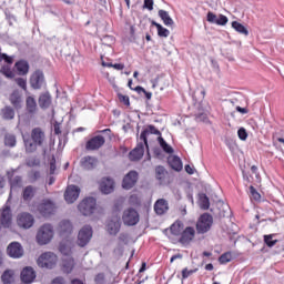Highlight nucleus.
I'll list each match as a JSON object with an SVG mask.
<instances>
[{"mask_svg": "<svg viewBox=\"0 0 284 284\" xmlns=\"http://www.w3.org/2000/svg\"><path fill=\"white\" fill-rule=\"evenodd\" d=\"M150 134H155L156 136L161 135V131L156 129L155 125L146 126L140 134V142L134 150L129 153L130 161H141L143 154H145V148L148 149V136Z\"/></svg>", "mask_w": 284, "mask_h": 284, "instance_id": "f257e3e1", "label": "nucleus"}, {"mask_svg": "<svg viewBox=\"0 0 284 284\" xmlns=\"http://www.w3.org/2000/svg\"><path fill=\"white\" fill-rule=\"evenodd\" d=\"M45 143V132L41 128H34L31 131V140H24L27 152H37V148H41Z\"/></svg>", "mask_w": 284, "mask_h": 284, "instance_id": "f03ea898", "label": "nucleus"}, {"mask_svg": "<svg viewBox=\"0 0 284 284\" xmlns=\"http://www.w3.org/2000/svg\"><path fill=\"white\" fill-rule=\"evenodd\" d=\"M214 225V217L210 213H203L196 222L197 234H207Z\"/></svg>", "mask_w": 284, "mask_h": 284, "instance_id": "7ed1b4c3", "label": "nucleus"}, {"mask_svg": "<svg viewBox=\"0 0 284 284\" xmlns=\"http://www.w3.org/2000/svg\"><path fill=\"white\" fill-rule=\"evenodd\" d=\"M54 236V229L50 224L42 225L37 233L39 245H48Z\"/></svg>", "mask_w": 284, "mask_h": 284, "instance_id": "20e7f679", "label": "nucleus"}, {"mask_svg": "<svg viewBox=\"0 0 284 284\" xmlns=\"http://www.w3.org/2000/svg\"><path fill=\"white\" fill-rule=\"evenodd\" d=\"M78 210L81 214H83V216H92L97 210V199L85 197L78 205Z\"/></svg>", "mask_w": 284, "mask_h": 284, "instance_id": "39448f33", "label": "nucleus"}, {"mask_svg": "<svg viewBox=\"0 0 284 284\" xmlns=\"http://www.w3.org/2000/svg\"><path fill=\"white\" fill-rule=\"evenodd\" d=\"M122 221L128 227H134V225H136L139 221H141L139 211L132 207L124 210L122 214Z\"/></svg>", "mask_w": 284, "mask_h": 284, "instance_id": "423d86ee", "label": "nucleus"}, {"mask_svg": "<svg viewBox=\"0 0 284 284\" xmlns=\"http://www.w3.org/2000/svg\"><path fill=\"white\" fill-rule=\"evenodd\" d=\"M57 254L52 252L42 253L38 258L39 267H45L47 270H52L57 265Z\"/></svg>", "mask_w": 284, "mask_h": 284, "instance_id": "0eeeda50", "label": "nucleus"}, {"mask_svg": "<svg viewBox=\"0 0 284 284\" xmlns=\"http://www.w3.org/2000/svg\"><path fill=\"white\" fill-rule=\"evenodd\" d=\"M37 210L41 216H52V214L57 212V204H54L51 200H43L41 204H38Z\"/></svg>", "mask_w": 284, "mask_h": 284, "instance_id": "6e6552de", "label": "nucleus"}, {"mask_svg": "<svg viewBox=\"0 0 284 284\" xmlns=\"http://www.w3.org/2000/svg\"><path fill=\"white\" fill-rule=\"evenodd\" d=\"M92 226L84 225L78 233V245L80 247H85L90 241H92Z\"/></svg>", "mask_w": 284, "mask_h": 284, "instance_id": "1a4fd4ad", "label": "nucleus"}, {"mask_svg": "<svg viewBox=\"0 0 284 284\" xmlns=\"http://www.w3.org/2000/svg\"><path fill=\"white\" fill-rule=\"evenodd\" d=\"M106 232L111 236H116L121 232V217L119 214H114L106 221Z\"/></svg>", "mask_w": 284, "mask_h": 284, "instance_id": "9d476101", "label": "nucleus"}, {"mask_svg": "<svg viewBox=\"0 0 284 284\" xmlns=\"http://www.w3.org/2000/svg\"><path fill=\"white\" fill-rule=\"evenodd\" d=\"M30 85L33 90H41V88H45V77L42 71H36L32 73L30 78Z\"/></svg>", "mask_w": 284, "mask_h": 284, "instance_id": "9b49d317", "label": "nucleus"}, {"mask_svg": "<svg viewBox=\"0 0 284 284\" xmlns=\"http://www.w3.org/2000/svg\"><path fill=\"white\" fill-rule=\"evenodd\" d=\"M23 245L19 242H11L7 246V254L10 258H21L23 256Z\"/></svg>", "mask_w": 284, "mask_h": 284, "instance_id": "f8f14e48", "label": "nucleus"}, {"mask_svg": "<svg viewBox=\"0 0 284 284\" xmlns=\"http://www.w3.org/2000/svg\"><path fill=\"white\" fill-rule=\"evenodd\" d=\"M18 225L23 230H30L34 225V217L30 213H21L18 215Z\"/></svg>", "mask_w": 284, "mask_h": 284, "instance_id": "ddd939ff", "label": "nucleus"}, {"mask_svg": "<svg viewBox=\"0 0 284 284\" xmlns=\"http://www.w3.org/2000/svg\"><path fill=\"white\" fill-rule=\"evenodd\" d=\"M79 194H81V189L77 185H69L64 192V201L67 203H74L77 199H79Z\"/></svg>", "mask_w": 284, "mask_h": 284, "instance_id": "4468645a", "label": "nucleus"}, {"mask_svg": "<svg viewBox=\"0 0 284 284\" xmlns=\"http://www.w3.org/2000/svg\"><path fill=\"white\" fill-rule=\"evenodd\" d=\"M139 181V173L136 171H130L123 179L122 187L124 190H132L133 185H136Z\"/></svg>", "mask_w": 284, "mask_h": 284, "instance_id": "2eb2a0df", "label": "nucleus"}, {"mask_svg": "<svg viewBox=\"0 0 284 284\" xmlns=\"http://www.w3.org/2000/svg\"><path fill=\"white\" fill-rule=\"evenodd\" d=\"M2 227H10L12 225V211L10 206H4L0 215V230Z\"/></svg>", "mask_w": 284, "mask_h": 284, "instance_id": "dca6fc26", "label": "nucleus"}, {"mask_svg": "<svg viewBox=\"0 0 284 284\" xmlns=\"http://www.w3.org/2000/svg\"><path fill=\"white\" fill-rule=\"evenodd\" d=\"M20 278L24 284L34 283V278H37V272H34V268L31 266H27L21 271Z\"/></svg>", "mask_w": 284, "mask_h": 284, "instance_id": "f3484780", "label": "nucleus"}, {"mask_svg": "<svg viewBox=\"0 0 284 284\" xmlns=\"http://www.w3.org/2000/svg\"><path fill=\"white\" fill-rule=\"evenodd\" d=\"M195 235L196 231L194 230V227L187 226L181 233L180 243H182V245H189V243H192V241H194Z\"/></svg>", "mask_w": 284, "mask_h": 284, "instance_id": "a211bd4d", "label": "nucleus"}, {"mask_svg": "<svg viewBox=\"0 0 284 284\" xmlns=\"http://www.w3.org/2000/svg\"><path fill=\"white\" fill-rule=\"evenodd\" d=\"M168 210H170V204L168 203V200L165 199L156 200V202L154 203V212L155 214H158V216H163V214H165Z\"/></svg>", "mask_w": 284, "mask_h": 284, "instance_id": "6ab92c4d", "label": "nucleus"}, {"mask_svg": "<svg viewBox=\"0 0 284 284\" xmlns=\"http://www.w3.org/2000/svg\"><path fill=\"white\" fill-rule=\"evenodd\" d=\"M100 190L102 194H112V192H114V180L110 178H103L100 183Z\"/></svg>", "mask_w": 284, "mask_h": 284, "instance_id": "aec40b11", "label": "nucleus"}, {"mask_svg": "<svg viewBox=\"0 0 284 284\" xmlns=\"http://www.w3.org/2000/svg\"><path fill=\"white\" fill-rule=\"evenodd\" d=\"M105 144V138L103 135H97L88 141L87 150H99L102 145Z\"/></svg>", "mask_w": 284, "mask_h": 284, "instance_id": "412c9836", "label": "nucleus"}, {"mask_svg": "<svg viewBox=\"0 0 284 284\" xmlns=\"http://www.w3.org/2000/svg\"><path fill=\"white\" fill-rule=\"evenodd\" d=\"M72 222L63 220L59 223L58 232L61 236H67V234H72Z\"/></svg>", "mask_w": 284, "mask_h": 284, "instance_id": "4be33fe9", "label": "nucleus"}, {"mask_svg": "<svg viewBox=\"0 0 284 284\" xmlns=\"http://www.w3.org/2000/svg\"><path fill=\"white\" fill-rule=\"evenodd\" d=\"M155 179L160 181L161 185H164V183L168 182V171L165 170L164 166L158 165L155 168Z\"/></svg>", "mask_w": 284, "mask_h": 284, "instance_id": "5701e85b", "label": "nucleus"}, {"mask_svg": "<svg viewBox=\"0 0 284 284\" xmlns=\"http://www.w3.org/2000/svg\"><path fill=\"white\" fill-rule=\"evenodd\" d=\"M168 162L170 168H172V170H175V172H181V170H183V162L181 161V158L176 155H171L169 156Z\"/></svg>", "mask_w": 284, "mask_h": 284, "instance_id": "b1692460", "label": "nucleus"}, {"mask_svg": "<svg viewBox=\"0 0 284 284\" xmlns=\"http://www.w3.org/2000/svg\"><path fill=\"white\" fill-rule=\"evenodd\" d=\"M98 160L94 156H84L81 160V165L84 170H94L97 168Z\"/></svg>", "mask_w": 284, "mask_h": 284, "instance_id": "393cba45", "label": "nucleus"}, {"mask_svg": "<svg viewBox=\"0 0 284 284\" xmlns=\"http://www.w3.org/2000/svg\"><path fill=\"white\" fill-rule=\"evenodd\" d=\"M39 105L42 110H48L52 105V97L49 92L42 93L39 97Z\"/></svg>", "mask_w": 284, "mask_h": 284, "instance_id": "a878e982", "label": "nucleus"}, {"mask_svg": "<svg viewBox=\"0 0 284 284\" xmlns=\"http://www.w3.org/2000/svg\"><path fill=\"white\" fill-rule=\"evenodd\" d=\"M158 14L163 21L164 26H166L168 28H172V26H174V20L172 19V17H170V13L168 11L161 9L158 11Z\"/></svg>", "mask_w": 284, "mask_h": 284, "instance_id": "bb28decb", "label": "nucleus"}, {"mask_svg": "<svg viewBox=\"0 0 284 284\" xmlns=\"http://www.w3.org/2000/svg\"><path fill=\"white\" fill-rule=\"evenodd\" d=\"M0 116L4 121H12V119H14V109H12V106H4L0 111Z\"/></svg>", "mask_w": 284, "mask_h": 284, "instance_id": "cd10ccee", "label": "nucleus"}, {"mask_svg": "<svg viewBox=\"0 0 284 284\" xmlns=\"http://www.w3.org/2000/svg\"><path fill=\"white\" fill-rule=\"evenodd\" d=\"M63 272L70 274L74 270V258L73 257H63L62 260Z\"/></svg>", "mask_w": 284, "mask_h": 284, "instance_id": "c85d7f7f", "label": "nucleus"}, {"mask_svg": "<svg viewBox=\"0 0 284 284\" xmlns=\"http://www.w3.org/2000/svg\"><path fill=\"white\" fill-rule=\"evenodd\" d=\"M16 68H17L18 74H20V77H23L28 74L30 70V64H28V61L21 60L16 63Z\"/></svg>", "mask_w": 284, "mask_h": 284, "instance_id": "c756f323", "label": "nucleus"}, {"mask_svg": "<svg viewBox=\"0 0 284 284\" xmlns=\"http://www.w3.org/2000/svg\"><path fill=\"white\" fill-rule=\"evenodd\" d=\"M4 145L7 148H14L17 145V135L12 133L4 134Z\"/></svg>", "mask_w": 284, "mask_h": 284, "instance_id": "7c9ffc66", "label": "nucleus"}, {"mask_svg": "<svg viewBox=\"0 0 284 284\" xmlns=\"http://www.w3.org/2000/svg\"><path fill=\"white\" fill-rule=\"evenodd\" d=\"M232 29L239 32L240 34H244V37H247V34H250L247 28H245V26L241 24L239 21L232 22Z\"/></svg>", "mask_w": 284, "mask_h": 284, "instance_id": "2f4dec72", "label": "nucleus"}, {"mask_svg": "<svg viewBox=\"0 0 284 284\" xmlns=\"http://www.w3.org/2000/svg\"><path fill=\"white\" fill-rule=\"evenodd\" d=\"M182 232H183V222L176 221L175 223H173V224L171 225V233H172L174 236L181 235Z\"/></svg>", "mask_w": 284, "mask_h": 284, "instance_id": "473e14b6", "label": "nucleus"}, {"mask_svg": "<svg viewBox=\"0 0 284 284\" xmlns=\"http://www.w3.org/2000/svg\"><path fill=\"white\" fill-rule=\"evenodd\" d=\"M1 281L3 284H10L14 281V272L7 270L3 272L1 276Z\"/></svg>", "mask_w": 284, "mask_h": 284, "instance_id": "72a5a7b5", "label": "nucleus"}, {"mask_svg": "<svg viewBox=\"0 0 284 284\" xmlns=\"http://www.w3.org/2000/svg\"><path fill=\"white\" fill-rule=\"evenodd\" d=\"M152 26L156 27L159 37H164V38L170 37V30L161 26L159 22L152 21Z\"/></svg>", "mask_w": 284, "mask_h": 284, "instance_id": "f704fd0d", "label": "nucleus"}, {"mask_svg": "<svg viewBox=\"0 0 284 284\" xmlns=\"http://www.w3.org/2000/svg\"><path fill=\"white\" fill-rule=\"evenodd\" d=\"M199 203L201 210H210V197L205 193L200 194Z\"/></svg>", "mask_w": 284, "mask_h": 284, "instance_id": "c9c22d12", "label": "nucleus"}, {"mask_svg": "<svg viewBox=\"0 0 284 284\" xmlns=\"http://www.w3.org/2000/svg\"><path fill=\"white\" fill-rule=\"evenodd\" d=\"M27 110L30 114H34L37 112V100L33 97L27 98Z\"/></svg>", "mask_w": 284, "mask_h": 284, "instance_id": "e433bc0d", "label": "nucleus"}, {"mask_svg": "<svg viewBox=\"0 0 284 284\" xmlns=\"http://www.w3.org/2000/svg\"><path fill=\"white\" fill-rule=\"evenodd\" d=\"M10 65H12V63H7L6 65H3L0 70V72L7 77V79H14V71H12V69L10 68Z\"/></svg>", "mask_w": 284, "mask_h": 284, "instance_id": "4c0bfd02", "label": "nucleus"}, {"mask_svg": "<svg viewBox=\"0 0 284 284\" xmlns=\"http://www.w3.org/2000/svg\"><path fill=\"white\" fill-rule=\"evenodd\" d=\"M158 141H159V143H160V146L162 148V150H163L164 152H166V154H173V153H174V149H172V148L170 146V144H168V142H165V141L163 140V138H161V134L159 135Z\"/></svg>", "mask_w": 284, "mask_h": 284, "instance_id": "58836bf2", "label": "nucleus"}, {"mask_svg": "<svg viewBox=\"0 0 284 284\" xmlns=\"http://www.w3.org/2000/svg\"><path fill=\"white\" fill-rule=\"evenodd\" d=\"M10 103H12L14 108H19V103H21V94L19 93V91H13L11 93Z\"/></svg>", "mask_w": 284, "mask_h": 284, "instance_id": "ea45409f", "label": "nucleus"}, {"mask_svg": "<svg viewBox=\"0 0 284 284\" xmlns=\"http://www.w3.org/2000/svg\"><path fill=\"white\" fill-rule=\"evenodd\" d=\"M59 250H60L61 254H63V256H65V258L70 257V254H72V248L63 242L60 244Z\"/></svg>", "mask_w": 284, "mask_h": 284, "instance_id": "a19ab883", "label": "nucleus"}, {"mask_svg": "<svg viewBox=\"0 0 284 284\" xmlns=\"http://www.w3.org/2000/svg\"><path fill=\"white\" fill-rule=\"evenodd\" d=\"M264 243L267 245V247H274V245L278 243V240H274V234L264 235Z\"/></svg>", "mask_w": 284, "mask_h": 284, "instance_id": "79ce46f5", "label": "nucleus"}, {"mask_svg": "<svg viewBox=\"0 0 284 284\" xmlns=\"http://www.w3.org/2000/svg\"><path fill=\"white\" fill-rule=\"evenodd\" d=\"M11 192H14L17 187H21V176L17 175L13 179H10Z\"/></svg>", "mask_w": 284, "mask_h": 284, "instance_id": "37998d69", "label": "nucleus"}, {"mask_svg": "<svg viewBox=\"0 0 284 284\" xmlns=\"http://www.w3.org/2000/svg\"><path fill=\"white\" fill-rule=\"evenodd\" d=\"M34 196V187L32 186H27L23 191V199L24 201H30Z\"/></svg>", "mask_w": 284, "mask_h": 284, "instance_id": "c03bdc74", "label": "nucleus"}, {"mask_svg": "<svg viewBox=\"0 0 284 284\" xmlns=\"http://www.w3.org/2000/svg\"><path fill=\"white\" fill-rule=\"evenodd\" d=\"M221 265H225L232 261V252L223 253L219 258Z\"/></svg>", "mask_w": 284, "mask_h": 284, "instance_id": "a18cd8bd", "label": "nucleus"}, {"mask_svg": "<svg viewBox=\"0 0 284 284\" xmlns=\"http://www.w3.org/2000/svg\"><path fill=\"white\" fill-rule=\"evenodd\" d=\"M250 194L253 201H261V193L254 186H250Z\"/></svg>", "mask_w": 284, "mask_h": 284, "instance_id": "49530a36", "label": "nucleus"}, {"mask_svg": "<svg viewBox=\"0 0 284 284\" xmlns=\"http://www.w3.org/2000/svg\"><path fill=\"white\" fill-rule=\"evenodd\" d=\"M16 83L17 85H19V88H22V90H28V82L26 81V79L17 78Z\"/></svg>", "mask_w": 284, "mask_h": 284, "instance_id": "de8ad7c7", "label": "nucleus"}, {"mask_svg": "<svg viewBox=\"0 0 284 284\" xmlns=\"http://www.w3.org/2000/svg\"><path fill=\"white\" fill-rule=\"evenodd\" d=\"M206 21H209V23H215L216 21H219V16L214 14V12H209L206 16Z\"/></svg>", "mask_w": 284, "mask_h": 284, "instance_id": "09e8293b", "label": "nucleus"}, {"mask_svg": "<svg viewBox=\"0 0 284 284\" xmlns=\"http://www.w3.org/2000/svg\"><path fill=\"white\" fill-rule=\"evenodd\" d=\"M237 136L241 139V141L247 140V131L244 128L239 129Z\"/></svg>", "mask_w": 284, "mask_h": 284, "instance_id": "8fccbe9b", "label": "nucleus"}, {"mask_svg": "<svg viewBox=\"0 0 284 284\" xmlns=\"http://www.w3.org/2000/svg\"><path fill=\"white\" fill-rule=\"evenodd\" d=\"M227 21L229 19L225 16L220 14L217 16L216 26H227Z\"/></svg>", "mask_w": 284, "mask_h": 284, "instance_id": "3c124183", "label": "nucleus"}, {"mask_svg": "<svg viewBox=\"0 0 284 284\" xmlns=\"http://www.w3.org/2000/svg\"><path fill=\"white\" fill-rule=\"evenodd\" d=\"M143 8L149 11L154 10V0H144Z\"/></svg>", "mask_w": 284, "mask_h": 284, "instance_id": "603ef678", "label": "nucleus"}, {"mask_svg": "<svg viewBox=\"0 0 284 284\" xmlns=\"http://www.w3.org/2000/svg\"><path fill=\"white\" fill-rule=\"evenodd\" d=\"M194 272H196V270H187V268L182 270V278L183 280L190 278V276H192Z\"/></svg>", "mask_w": 284, "mask_h": 284, "instance_id": "864d4df0", "label": "nucleus"}, {"mask_svg": "<svg viewBox=\"0 0 284 284\" xmlns=\"http://www.w3.org/2000/svg\"><path fill=\"white\" fill-rule=\"evenodd\" d=\"M95 283L97 284H105V275L103 273H99L95 276Z\"/></svg>", "mask_w": 284, "mask_h": 284, "instance_id": "5fc2aeb1", "label": "nucleus"}, {"mask_svg": "<svg viewBox=\"0 0 284 284\" xmlns=\"http://www.w3.org/2000/svg\"><path fill=\"white\" fill-rule=\"evenodd\" d=\"M119 99L124 105H130V98L128 95L119 94Z\"/></svg>", "mask_w": 284, "mask_h": 284, "instance_id": "6e6d98bb", "label": "nucleus"}, {"mask_svg": "<svg viewBox=\"0 0 284 284\" xmlns=\"http://www.w3.org/2000/svg\"><path fill=\"white\" fill-rule=\"evenodd\" d=\"M0 61H6V63H12V58L8 57L6 53H0Z\"/></svg>", "mask_w": 284, "mask_h": 284, "instance_id": "4d7b16f0", "label": "nucleus"}, {"mask_svg": "<svg viewBox=\"0 0 284 284\" xmlns=\"http://www.w3.org/2000/svg\"><path fill=\"white\" fill-rule=\"evenodd\" d=\"M55 170H57L55 160L52 159V161L50 162V174H54Z\"/></svg>", "mask_w": 284, "mask_h": 284, "instance_id": "13d9d810", "label": "nucleus"}, {"mask_svg": "<svg viewBox=\"0 0 284 284\" xmlns=\"http://www.w3.org/2000/svg\"><path fill=\"white\" fill-rule=\"evenodd\" d=\"M235 110L236 112H240V114H247V112H250L247 108H241V106H236Z\"/></svg>", "mask_w": 284, "mask_h": 284, "instance_id": "bf43d9fd", "label": "nucleus"}, {"mask_svg": "<svg viewBox=\"0 0 284 284\" xmlns=\"http://www.w3.org/2000/svg\"><path fill=\"white\" fill-rule=\"evenodd\" d=\"M181 258H183V254L178 253V254H175V255H173V256L171 257L170 263H173V262H175L176 260H181Z\"/></svg>", "mask_w": 284, "mask_h": 284, "instance_id": "052dcab7", "label": "nucleus"}, {"mask_svg": "<svg viewBox=\"0 0 284 284\" xmlns=\"http://www.w3.org/2000/svg\"><path fill=\"white\" fill-rule=\"evenodd\" d=\"M52 284H65V280H63V277H55Z\"/></svg>", "mask_w": 284, "mask_h": 284, "instance_id": "680f3d73", "label": "nucleus"}, {"mask_svg": "<svg viewBox=\"0 0 284 284\" xmlns=\"http://www.w3.org/2000/svg\"><path fill=\"white\" fill-rule=\"evenodd\" d=\"M6 185V179H3L2 176H0V194H3V187Z\"/></svg>", "mask_w": 284, "mask_h": 284, "instance_id": "e2e57ef3", "label": "nucleus"}, {"mask_svg": "<svg viewBox=\"0 0 284 284\" xmlns=\"http://www.w3.org/2000/svg\"><path fill=\"white\" fill-rule=\"evenodd\" d=\"M112 68H114V70H123V68H125V65L122 63H115V64H113Z\"/></svg>", "mask_w": 284, "mask_h": 284, "instance_id": "0e129e2a", "label": "nucleus"}, {"mask_svg": "<svg viewBox=\"0 0 284 284\" xmlns=\"http://www.w3.org/2000/svg\"><path fill=\"white\" fill-rule=\"evenodd\" d=\"M185 172H186L187 174H194V169H192V168L190 166V164H186V165H185Z\"/></svg>", "mask_w": 284, "mask_h": 284, "instance_id": "69168bd1", "label": "nucleus"}, {"mask_svg": "<svg viewBox=\"0 0 284 284\" xmlns=\"http://www.w3.org/2000/svg\"><path fill=\"white\" fill-rule=\"evenodd\" d=\"M133 90L138 92V94H141V92H145V89H143L142 87H135Z\"/></svg>", "mask_w": 284, "mask_h": 284, "instance_id": "338daca9", "label": "nucleus"}, {"mask_svg": "<svg viewBox=\"0 0 284 284\" xmlns=\"http://www.w3.org/2000/svg\"><path fill=\"white\" fill-rule=\"evenodd\" d=\"M71 284H83L81 280H72Z\"/></svg>", "mask_w": 284, "mask_h": 284, "instance_id": "774afa93", "label": "nucleus"}]
</instances>
